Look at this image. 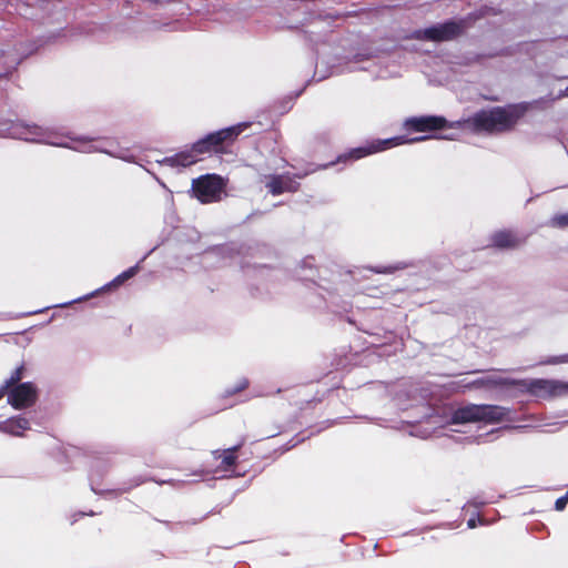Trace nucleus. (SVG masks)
I'll return each mask as SVG.
<instances>
[{
	"label": "nucleus",
	"mask_w": 568,
	"mask_h": 568,
	"mask_svg": "<svg viewBox=\"0 0 568 568\" xmlns=\"http://www.w3.org/2000/svg\"><path fill=\"white\" fill-rule=\"evenodd\" d=\"M528 109L529 104L526 102L494 106L488 110H479L464 123L474 132L489 134L509 132L525 116Z\"/></svg>",
	"instance_id": "1"
},
{
	"label": "nucleus",
	"mask_w": 568,
	"mask_h": 568,
	"mask_svg": "<svg viewBox=\"0 0 568 568\" xmlns=\"http://www.w3.org/2000/svg\"><path fill=\"white\" fill-rule=\"evenodd\" d=\"M239 128H227L207 135L205 139L195 143L190 151L181 152L174 156L166 158L163 163L175 166H187L195 163L200 155L205 152L216 151L217 146L225 141L232 140L239 134Z\"/></svg>",
	"instance_id": "2"
},
{
	"label": "nucleus",
	"mask_w": 568,
	"mask_h": 568,
	"mask_svg": "<svg viewBox=\"0 0 568 568\" xmlns=\"http://www.w3.org/2000/svg\"><path fill=\"white\" fill-rule=\"evenodd\" d=\"M510 410L506 407L489 404H469L454 410L452 422L454 424H466L484 422L495 424L509 419Z\"/></svg>",
	"instance_id": "3"
},
{
	"label": "nucleus",
	"mask_w": 568,
	"mask_h": 568,
	"mask_svg": "<svg viewBox=\"0 0 568 568\" xmlns=\"http://www.w3.org/2000/svg\"><path fill=\"white\" fill-rule=\"evenodd\" d=\"M470 27L467 18L448 20L426 29L415 30L410 38L420 41L447 42L462 37Z\"/></svg>",
	"instance_id": "4"
},
{
	"label": "nucleus",
	"mask_w": 568,
	"mask_h": 568,
	"mask_svg": "<svg viewBox=\"0 0 568 568\" xmlns=\"http://www.w3.org/2000/svg\"><path fill=\"white\" fill-rule=\"evenodd\" d=\"M505 383L514 384V388L521 394H530L544 399L568 395V382L558 379H517V382Z\"/></svg>",
	"instance_id": "5"
},
{
	"label": "nucleus",
	"mask_w": 568,
	"mask_h": 568,
	"mask_svg": "<svg viewBox=\"0 0 568 568\" xmlns=\"http://www.w3.org/2000/svg\"><path fill=\"white\" fill-rule=\"evenodd\" d=\"M0 136H10L29 142L48 143L59 146H68L65 143L52 139L51 134L37 125H28L23 123L11 124L10 126H0Z\"/></svg>",
	"instance_id": "6"
},
{
	"label": "nucleus",
	"mask_w": 568,
	"mask_h": 568,
	"mask_svg": "<svg viewBox=\"0 0 568 568\" xmlns=\"http://www.w3.org/2000/svg\"><path fill=\"white\" fill-rule=\"evenodd\" d=\"M193 192L202 203L219 201L223 194V181L216 175H205L193 181Z\"/></svg>",
	"instance_id": "7"
},
{
	"label": "nucleus",
	"mask_w": 568,
	"mask_h": 568,
	"mask_svg": "<svg viewBox=\"0 0 568 568\" xmlns=\"http://www.w3.org/2000/svg\"><path fill=\"white\" fill-rule=\"evenodd\" d=\"M526 243V236L511 229H503L490 235V247L497 250H516Z\"/></svg>",
	"instance_id": "8"
},
{
	"label": "nucleus",
	"mask_w": 568,
	"mask_h": 568,
	"mask_svg": "<svg viewBox=\"0 0 568 568\" xmlns=\"http://www.w3.org/2000/svg\"><path fill=\"white\" fill-rule=\"evenodd\" d=\"M447 120L439 115L413 116L405 121V128L414 132H430L445 129Z\"/></svg>",
	"instance_id": "9"
},
{
	"label": "nucleus",
	"mask_w": 568,
	"mask_h": 568,
	"mask_svg": "<svg viewBox=\"0 0 568 568\" xmlns=\"http://www.w3.org/2000/svg\"><path fill=\"white\" fill-rule=\"evenodd\" d=\"M265 186L273 195H281L285 192L295 193L300 189V183L288 173L271 174L266 176Z\"/></svg>",
	"instance_id": "10"
},
{
	"label": "nucleus",
	"mask_w": 568,
	"mask_h": 568,
	"mask_svg": "<svg viewBox=\"0 0 568 568\" xmlns=\"http://www.w3.org/2000/svg\"><path fill=\"white\" fill-rule=\"evenodd\" d=\"M37 392L34 387L24 383L16 386L9 392L8 400L16 408L21 409L32 405L36 402Z\"/></svg>",
	"instance_id": "11"
},
{
	"label": "nucleus",
	"mask_w": 568,
	"mask_h": 568,
	"mask_svg": "<svg viewBox=\"0 0 568 568\" xmlns=\"http://www.w3.org/2000/svg\"><path fill=\"white\" fill-rule=\"evenodd\" d=\"M214 458L216 460L221 459V462H216L215 470L226 473L231 469L235 462V452L233 449H226V450H216L214 452Z\"/></svg>",
	"instance_id": "12"
},
{
	"label": "nucleus",
	"mask_w": 568,
	"mask_h": 568,
	"mask_svg": "<svg viewBox=\"0 0 568 568\" xmlns=\"http://www.w3.org/2000/svg\"><path fill=\"white\" fill-rule=\"evenodd\" d=\"M384 149L385 148H379V146H375V145H372L368 148H356V149H353L344 154H341L337 158L336 162H347V161L359 160L364 156H367L369 154H373V153L384 150Z\"/></svg>",
	"instance_id": "13"
},
{
	"label": "nucleus",
	"mask_w": 568,
	"mask_h": 568,
	"mask_svg": "<svg viewBox=\"0 0 568 568\" xmlns=\"http://www.w3.org/2000/svg\"><path fill=\"white\" fill-rule=\"evenodd\" d=\"M29 428V424L23 418L8 420L1 426V429L16 436L23 435L24 430Z\"/></svg>",
	"instance_id": "14"
},
{
	"label": "nucleus",
	"mask_w": 568,
	"mask_h": 568,
	"mask_svg": "<svg viewBox=\"0 0 568 568\" xmlns=\"http://www.w3.org/2000/svg\"><path fill=\"white\" fill-rule=\"evenodd\" d=\"M480 384L487 387H501V388H514V384H506L501 382H517V379L514 378H507V377H488L485 379L478 381Z\"/></svg>",
	"instance_id": "15"
},
{
	"label": "nucleus",
	"mask_w": 568,
	"mask_h": 568,
	"mask_svg": "<svg viewBox=\"0 0 568 568\" xmlns=\"http://www.w3.org/2000/svg\"><path fill=\"white\" fill-rule=\"evenodd\" d=\"M550 225L554 227H568V213L556 214L550 220Z\"/></svg>",
	"instance_id": "16"
},
{
	"label": "nucleus",
	"mask_w": 568,
	"mask_h": 568,
	"mask_svg": "<svg viewBox=\"0 0 568 568\" xmlns=\"http://www.w3.org/2000/svg\"><path fill=\"white\" fill-rule=\"evenodd\" d=\"M138 268L136 267H131L129 268L128 271L123 272L122 274H120L114 281L113 283L115 285H120L122 284L124 281H126L128 278L132 277L133 275H135Z\"/></svg>",
	"instance_id": "17"
},
{
	"label": "nucleus",
	"mask_w": 568,
	"mask_h": 568,
	"mask_svg": "<svg viewBox=\"0 0 568 568\" xmlns=\"http://www.w3.org/2000/svg\"><path fill=\"white\" fill-rule=\"evenodd\" d=\"M568 504V490L566 494L561 497H559L555 503V509L558 511H561L565 509L566 505Z\"/></svg>",
	"instance_id": "18"
},
{
	"label": "nucleus",
	"mask_w": 568,
	"mask_h": 568,
	"mask_svg": "<svg viewBox=\"0 0 568 568\" xmlns=\"http://www.w3.org/2000/svg\"><path fill=\"white\" fill-rule=\"evenodd\" d=\"M396 270H397V267L387 266V267H383V268H375V272L376 273H393Z\"/></svg>",
	"instance_id": "19"
},
{
	"label": "nucleus",
	"mask_w": 568,
	"mask_h": 568,
	"mask_svg": "<svg viewBox=\"0 0 568 568\" xmlns=\"http://www.w3.org/2000/svg\"><path fill=\"white\" fill-rule=\"evenodd\" d=\"M20 378H21V373H20V371H17L14 376H12L11 382L19 381Z\"/></svg>",
	"instance_id": "20"
},
{
	"label": "nucleus",
	"mask_w": 568,
	"mask_h": 568,
	"mask_svg": "<svg viewBox=\"0 0 568 568\" xmlns=\"http://www.w3.org/2000/svg\"><path fill=\"white\" fill-rule=\"evenodd\" d=\"M467 526H468V528H475V527H476V521H475V519H473V518H471V519H469V520L467 521Z\"/></svg>",
	"instance_id": "21"
},
{
	"label": "nucleus",
	"mask_w": 568,
	"mask_h": 568,
	"mask_svg": "<svg viewBox=\"0 0 568 568\" xmlns=\"http://www.w3.org/2000/svg\"><path fill=\"white\" fill-rule=\"evenodd\" d=\"M395 140H396V139H394V141H395ZM384 144H385V145H387V144H389V145H395L396 143H393V140H386V141H384Z\"/></svg>",
	"instance_id": "22"
},
{
	"label": "nucleus",
	"mask_w": 568,
	"mask_h": 568,
	"mask_svg": "<svg viewBox=\"0 0 568 568\" xmlns=\"http://www.w3.org/2000/svg\"><path fill=\"white\" fill-rule=\"evenodd\" d=\"M425 138L424 136H420L418 139H415L414 141H419V140H424Z\"/></svg>",
	"instance_id": "23"
},
{
	"label": "nucleus",
	"mask_w": 568,
	"mask_h": 568,
	"mask_svg": "<svg viewBox=\"0 0 568 568\" xmlns=\"http://www.w3.org/2000/svg\"><path fill=\"white\" fill-rule=\"evenodd\" d=\"M0 393H2V389L0 390ZM2 396V394H0V397Z\"/></svg>",
	"instance_id": "24"
}]
</instances>
